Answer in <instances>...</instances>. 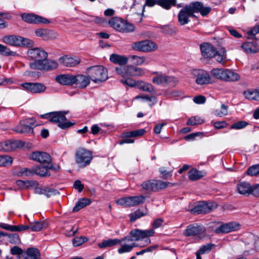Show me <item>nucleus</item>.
Instances as JSON below:
<instances>
[{
  "instance_id": "obj_4",
  "label": "nucleus",
  "mask_w": 259,
  "mask_h": 259,
  "mask_svg": "<svg viewBox=\"0 0 259 259\" xmlns=\"http://www.w3.org/2000/svg\"><path fill=\"white\" fill-rule=\"evenodd\" d=\"M153 77L152 82L157 85L166 86L167 85L175 87L178 83L177 78L173 76L167 75L162 71H153L151 73Z\"/></svg>"
},
{
  "instance_id": "obj_7",
  "label": "nucleus",
  "mask_w": 259,
  "mask_h": 259,
  "mask_svg": "<svg viewBox=\"0 0 259 259\" xmlns=\"http://www.w3.org/2000/svg\"><path fill=\"white\" fill-rule=\"evenodd\" d=\"M109 24L111 27L121 32H130L135 29V27L132 24L117 17L112 18L109 21Z\"/></svg>"
},
{
  "instance_id": "obj_15",
  "label": "nucleus",
  "mask_w": 259,
  "mask_h": 259,
  "mask_svg": "<svg viewBox=\"0 0 259 259\" xmlns=\"http://www.w3.org/2000/svg\"><path fill=\"white\" fill-rule=\"evenodd\" d=\"M202 56L205 59H211L214 57L217 53L216 48L208 42H203L200 45Z\"/></svg>"
},
{
  "instance_id": "obj_48",
  "label": "nucleus",
  "mask_w": 259,
  "mask_h": 259,
  "mask_svg": "<svg viewBox=\"0 0 259 259\" xmlns=\"http://www.w3.org/2000/svg\"><path fill=\"white\" fill-rule=\"evenodd\" d=\"M247 173L250 176H255L259 174V164H255L250 166Z\"/></svg>"
},
{
  "instance_id": "obj_42",
  "label": "nucleus",
  "mask_w": 259,
  "mask_h": 259,
  "mask_svg": "<svg viewBox=\"0 0 259 259\" xmlns=\"http://www.w3.org/2000/svg\"><path fill=\"white\" fill-rule=\"evenodd\" d=\"M51 23L49 19L33 14V23L38 24H47Z\"/></svg>"
},
{
  "instance_id": "obj_63",
  "label": "nucleus",
  "mask_w": 259,
  "mask_h": 259,
  "mask_svg": "<svg viewBox=\"0 0 259 259\" xmlns=\"http://www.w3.org/2000/svg\"><path fill=\"white\" fill-rule=\"evenodd\" d=\"M121 82L123 84L127 85L131 87H135V85H136L137 84V83H136V81L131 78L122 79L121 80Z\"/></svg>"
},
{
  "instance_id": "obj_37",
  "label": "nucleus",
  "mask_w": 259,
  "mask_h": 259,
  "mask_svg": "<svg viewBox=\"0 0 259 259\" xmlns=\"http://www.w3.org/2000/svg\"><path fill=\"white\" fill-rule=\"evenodd\" d=\"M13 161V158L9 155H0L1 166H9L12 164Z\"/></svg>"
},
{
  "instance_id": "obj_14",
  "label": "nucleus",
  "mask_w": 259,
  "mask_h": 259,
  "mask_svg": "<svg viewBox=\"0 0 259 259\" xmlns=\"http://www.w3.org/2000/svg\"><path fill=\"white\" fill-rule=\"evenodd\" d=\"M205 231V228L202 225L194 224L188 226L184 232L185 236H193L202 234Z\"/></svg>"
},
{
  "instance_id": "obj_58",
  "label": "nucleus",
  "mask_w": 259,
  "mask_h": 259,
  "mask_svg": "<svg viewBox=\"0 0 259 259\" xmlns=\"http://www.w3.org/2000/svg\"><path fill=\"white\" fill-rule=\"evenodd\" d=\"M35 33L37 36L41 37L44 40H47V29H37L35 30Z\"/></svg>"
},
{
  "instance_id": "obj_9",
  "label": "nucleus",
  "mask_w": 259,
  "mask_h": 259,
  "mask_svg": "<svg viewBox=\"0 0 259 259\" xmlns=\"http://www.w3.org/2000/svg\"><path fill=\"white\" fill-rule=\"evenodd\" d=\"M145 198L142 195L123 197L118 199L116 203L119 205L132 207L143 203Z\"/></svg>"
},
{
  "instance_id": "obj_35",
  "label": "nucleus",
  "mask_w": 259,
  "mask_h": 259,
  "mask_svg": "<svg viewBox=\"0 0 259 259\" xmlns=\"http://www.w3.org/2000/svg\"><path fill=\"white\" fill-rule=\"evenodd\" d=\"M137 86L139 89L149 93H151L154 91V87L150 83L144 81H140L137 83Z\"/></svg>"
},
{
  "instance_id": "obj_31",
  "label": "nucleus",
  "mask_w": 259,
  "mask_h": 259,
  "mask_svg": "<svg viewBox=\"0 0 259 259\" xmlns=\"http://www.w3.org/2000/svg\"><path fill=\"white\" fill-rule=\"evenodd\" d=\"M224 80L227 81H235L240 79V76L237 73L226 69Z\"/></svg>"
},
{
  "instance_id": "obj_2",
  "label": "nucleus",
  "mask_w": 259,
  "mask_h": 259,
  "mask_svg": "<svg viewBox=\"0 0 259 259\" xmlns=\"http://www.w3.org/2000/svg\"><path fill=\"white\" fill-rule=\"evenodd\" d=\"M48 54L40 48H33V69L40 70H50L56 69L58 63L47 60Z\"/></svg>"
},
{
  "instance_id": "obj_50",
  "label": "nucleus",
  "mask_w": 259,
  "mask_h": 259,
  "mask_svg": "<svg viewBox=\"0 0 259 259\" xmlns=\"http://www.w3.org/2000/svg\"><path fill=\"white\" fill-rule=\"evenodd\" d=\"M17 185L22 189H29L32 187V183L30 181L18 180Z\"/></svg>"
},
{
  "instance_id": "obj_41",
  "label": "nucleus",
  "mask_w": 259,
  "mask_h": 259,
  "mask_svg": "<svg viewBox=\"0 0 259 259\" xmlns=\"http://www.w3.org/2000/svg\"><path fill=\"white\" fill-rule=\"evenodd\" d=\"M48 226L45 220L35 221L33 222V231H40Z\"/></svg>"
},
{
  "instance_id": "obj_10",
  "label": "nucleus",
  "mask_w": 259,
  "mask_h": 259,
  "mask_svg": "<svg viewBox=\"0 0 259 259\" xmlns=\"http://www.w3.org/2000/svg\"><path fill=\"white\" fill-rule=\"evenodd\" d=\"M60 169V166L56 163H51L49 166L35 165L33 166V173L40 177H47L51 175L49 169L58 171Z\"/></svg>"
},
{
  "instance_id": "obj_54",
  "label": "nucleus",
  "mask_w": 259,
  "mask_h": 259,
  "mask_svg": "<svg viewBox=\"0 0 259 259\" xmlns=\"http://www.w3.org/2000/svg\"><path fill=\"white\" fill-rule=\"evenodd\" d=\"M46 89L45 85L39 83H33V94H39L44 92Z\"/></svg>"
},
{
  "instance_id": "obj_21",
  "label": "nucleus",
  "mask_w": 259,
  "mask_h": 259,
  "mask_svg": "<svg viewBox=\"0 0 259 259\" xmlns=\"http://www.w3.org/2000/svg\"><path fill=\"white\" fill-rule=\"evenodd\" d=\"M0 228L12 232H22L26 231L30 228L32 230V227L30 225L23 224L14 226L5 223H0Z\"/></svg>"
},
{
  "instance_id": "obj_11",
  "label": "nucleus",
  "mask_w": 259,
  "mask_h": 259,
  "mask_svg": "<svg viewBox=\"0 0 259 259\" xmlns=\"http://www.w3.org/2000/svg\"><path fill=\"white\" fill-rule=\"evenodd\" d=\"M192 74L196 78V82L198 84H205L212 82L209 74L206 71L201 69H194Z\"/></svg>"
},
{
  "instance_id": "obj_8",
  "label": "nucleus",
  "mask_w": 259,
  "mask_h": 259,
  "mask_svg": "<svg viewBox=\"0 0 259 259\" xmlns=\"http://www.w3.org/2000/svg\"><path fill=\"white\" fill-rule=\"evenodd\" d=\"M131 48L134 51L148 53L155 51L157 49V46L154 42L145 39L133 42Z\"/></svg>"
},
{
  "instance_id": "obj_56",
  "label": "nucleus",
  "mask_w": 259,
  "mask_h": 259,
  "mask_svg": "<svg viewBox=\"0 0 259 259\" xmlns=\"http://www.w3.org/2000/svg\"><path fill=\"white\" fill-rule=\"evenodd\" d=\"M88 240V239L85 237H77L73 239V245L74 246H78Z\"/></svg>"
},
{
  "instance_id": "obj_16",
  "label": "nucleus",
  "mask_w": 259,
  "mask_h": 259,
  "mask_svg": "<svg viewBox=\"0 0 259 259\" xmlns=\"http://www.w3.org/2000/svg\"><path fill=\"white\" fill-rule=\"evenodd\" d=\"M32 119L31 118L21 120L19 124L15 126L12 130L17 133L23 134L30 132L32 128Z\"/></svg>"
},
{
  "instance_id": "obj_32",
  "label": "nucleus",
  "mask_w": 259,
  "mask_h": 259,
  "mask_svg": "<svg viewBox=\"0 0 259 259\" xmlns=\"http://www.w3.org/2000/svg\"><path fill=\"white\" fill-rule=\"evenodd\" d=\"M119 244V239H109L104 240L98 244V246L101 248L112 247Z\"/></svg>"
},
{
  "instance_id": "obj_34",
  "label": "nucleus",
  "mask_w": 259,
  "mask_h": 259,
  "mask_svg": "<svg viewBox=\"0 0 259 259\" xmlns=\"http://www.w3.org/2000/svg\"><path fill=\"white\" fill-rule=\"evenodd\" d=\"M244 95L245 98L248 100L259 101V89L254 91L248 90L245 91Z\"/></svg>"
},
{
  "instance_id": "obj_24",
  "label": "nucleus",
  "mask_w": 259,
  "mask_h": 259,
  "mask_svg": "<svg viewBox=\"0 0 259 259\" xmlns=\"http://www.w3.org/2000/svg\"><path fill=\"white\" fill-rule=\"evenodd\" d=\"M252 186L246 182H239L237 185L238 192L241 195H249L251 194Z\"/></svg>"
},
{
  "instance_id": "obj_61",
  "label": "nucleus",
  "mask_w": 259,
  "mask_h": 259,
  "mask_svg": "<svg viewBox=\"0 0 259 259\" xmlns=\"http://www.w3.org/2000/svg\"><path fill=\"white\" fill-rule=\"evenodd\" d=\"M214 245V244L211 243L207 244L201 246L198 251L202 254L208 253L211 250L212 246Z\"/></svg>"
},
{
  "instance_id": "obj_49",
  "label": "nucleus",
  "mask_w": 259,
  "mask_h": 259,
  "mask_svg": "<svg viewBox=\"0 0 259 259\" xmlns=\"http://www.w3.org/2000/svg\"><path fill=\"white\" fill-rule=\"evenodd\" d=\"M19 259H32V247H29L23 251Z\"/></svg>"
},
{
  "instance_id": "obj_22",
  "label": "nucleus",
  "mask_w": 259,
  "mask_h": 259,
  "mask_svg": "<svg viewBox=\"0 0 259 259\" xmlns=\"http://www.w3.org/2000/svg\"><path fill=\"white\" fill-rule=\"evenodd\" d=\"M59 63L66 67H73L80 63V60L76 57L64 56L59 59Z\"/></svg>"
},
{
  "instance_id": "obj_13",
  "label": "nucleus",
  "mask_w": 259,
  "mask_h": 259,
  "mask_svg": "<svg viewBox=\"0 0 259 259\" xmlns=\"http://www.w3.org/2000/svg\"><path fill=\"white\" fill-rule=\"evenodd\" d=\"M189 6L193 14L199 13L202 17L206 16L211 11V7L204 5L200 2L191 3Z\"/></svg>"
},
{
  "instance_id": "obj_23",
  "label": "nucleus",
  "mask_w": 259,
  "mask_h": 259,
  "mask_svg": "<svg viewBox=\"0 0 259 259\" xmlns=\"http://www.w3.org/2000/svg\"><path fill=\"white\" fill-rule=\"evenodd\" d=\"M213 205L211 204H208L205 202H201L195 206L192 210L193 213H206L210 212L213 208Z\"/></svg>"
},
{
  "instance_id": "obj_26",
  "label": "nucleus",
  "mask_w": 259,
  "mask_h": 259,
  "mask_svg": "<svg viewBox=\"0 0 259 259\" xmlns=\"http://www.w3.org/2000/svg\"><path fill=\"white\" fill-rule=\"evenodd\" d=\"M241 48L247 53H256L259 51V46L256 42H246Z\"/></svg>"
},
{
  "instance_id": "obj_27",
  "label": "nucleus",
  "mask_w": 259,
  "mask_h": 259,
  "mask_svg": "<svg viewBox=\"0 0 259 259\" xmlns=\"http://www.w3.org/2000/svg\"><path fill=\"white\" fill-rule=\"evenodd\" d=\"M128 58L124 56L115 54H112L110 57V60L115 64H119L121 66L124 65L127 63Z\"/></svg>"
},
{
  "instance_id": "obj_43",
  "label": "nucleus",
  "mask_w": 259,
  "mask_h": 259,
  "mask_svg": "<svg viewBox=\"0 0 259 259\" xmlns=\"http://www.w3.org/2000/svg\"><path fill=\"white\" fill-rule=\"evenodd\" d=\"M115 70L117 73L123 77L130 76L128 72V66H120L119 67H116Z\"/></svg>"
},
{
  "instance_id": "obj_38",
  "label": "nucleus",
  "mask_w": 259,
  "mask_h": 259,
  "mask_svg": "<svg viewBox=\"0 0 259 259\" xmlns=\"http://www.w3.org/2000/svg\"><path fill=\"white\" fill-rule=\"evenodd\" d=\"M129 58L131 59L132 63L136 65H142L146 61V58L144 56L132 55L129 57Z\"/></svg>"
},
{
  "instance_id": "obj_30",
  "label": "nucleus",
  "mask_w": 259,
  "mask_h": 259,
  "mask_svg": "<svg viewBox=\"0 0 259 259\" xmlns=\"http://www.w3.org/2000/svg\"><path fill=\"white\" fill-rule=\"evenodd\" d=\"M155 191H157L159 190L165 189L168 187H172L176 186L177 183H171L168 182H164L161 180H155Z\"/></svg>"
},
{
  "instance_id": "obj_47",
  "label": "nucleus",
  "mask_w": 259,
  "mask_h": 259,
  "mask_svg": "<svg viewBox=\"0 0 259 259\" xmlns=\"http://www.w3.org/2000/svg\"><path fill=\"white\" fill-rule=\"evenodd\" d=\"M0 54L6 56H15L16 52L11 51L6 46L0 44Z\"/></svg>"
},
{
  "instance_id": "obj_28",
  "label": "nucleus",
  "mask_w": 259,
  "mask_h": 259,
  "mask_svg": "<svg viewBox=\"0 0 259 259\" xmlns=\"http://www.w3.org/2000/svg\"><path fill=\"white\" fill-rule=\"evenodd\" d=\"M204 175V172L202 171H199L196 168H192L188 172L189 179L193 181L201 179Z\"/></svg>"
},
{
  "instance_id": "obj_51",
  "label": "nucleus",
  "mask_w": 259,
  "mask_h": 259,
  "mask_svg": "<svg viewBox=\"0 0 259 259\" xmlns=\"http://www.w3.org/2000/svg\"><path fill=\"white\" fill-rule=\"evenodd\" d=\"M214 232L217 234L229 233L230 231L228 223L220 226L214 230Z\"/></svg>"
},
{
  "instance_id": "obj_5",
  "label": "nucleus",
  "mask_w": 259,
  "mask_h": 259,
  "mask_svg": "<svg viewBox=\"0 0 259 259\" xmlns=\"http://www.w3.org/2000/svg\"><path fill=\"white\" fill-rule=\"evenodd\" d=\"M88 75L93 82H103L108 79L107 70L101 65L94 66L87 69Z\"/></svg>"
},
{
  "instance_id": "obj_36",
  "label": "nucleus",
  "mask_w": 259,
  "mask_h": 259,
  "mask_svg": "<svg viewBox=\"0 0 259 259\" xmlns=\"http://www.w3.org/2000/svg\"><path fill=\"white\" fill-rule=\"evenodd\" d=\"M226 70L220 68H214L211 70V74L214 78L224 80Z\"/></svg>"
},
{
  "instance_id": "obj_59",
  "label": "nucleus",
  "mask_w": 259,
  "mask_h": 259,
  "mask_svg": "<svg viewBox=\"0 0 259 259\" xmlns=\"http://www.w3.org/2000/svg\"><path fill=\"white\" fill-rule=\"evenodd\" d=\"M226 53L225 51H217L216 55L214 57L216 58V60L219 63L223 64L224 63V59L226 58Z\"/></svg>"
},
{
  "instance_id": "obj_20",
  "label": "nucleus",
  "mask_w": 259,
  "mask_h": 259,
  "mask_svg": "<svg viewBox=\"0 0 259 259\" xmlns=\"http://www.w3.org/2000/svg\"><path fill=\"white\" fill-rule=\"evenodd\" d=\"M73 84L79 88H85L90 83V78L84 75L77 74L73 75Z\"/></svg>"
},
{
  "instance_id": "obj_1",
  "label": "nucleus",
  "mask_w": 259,
  "mask_h": 259,
  "mask_svg": "<svg viewBox=\"0 0 259 259\" xmlns=\"http://www.w3.org/2000/svg\"><path fill=\"white\" fill-rule=\"evenodd\" d=\"M155 233L153 229L141 230L134 229L131 230L129 235L119 239L120 247L117 249L119 254L131 252L134 248H143L151 243L149 237Z\"/></svg>"
},
{
  "instance_id": "obj_18",
  "label": "nucleus",
  "mask_w": 259,
  "mask_h": 259,
  "mask_svg": "<svg viewBox=\"0 0 259 259\" xmlns=\"http://www.w3.org/2000/svg\"><path fill=\"white\" fill-rule=\"evenodd\" d=\"M33 192L38 194H44L47 197L56 194L58 192L54 189L47 187H43L40 185L37 182L33 181Z\"/></svg>"
},
{
  "instance_id": "obj_55",
  "label": "nucleus",
  "mask_w": 259,
  "mask_h": 259,
  "mask_svg": "<svg viewBox=\"0 0 259 259\" xmlns=\"http://www.w3.org/2000/svg\"><path fill=\"white\" fill-rule=\"evenodd\" d=\"M248 124V122L245 121H237L231 126V128L240 130L246 127Z\"/></svg>"
},
{
  "instance_id": "obj_39",
  "label": "nucleus",
  "mask_w": 259,
  "mask_h": 259,
  "mask_svg": "<svg viewBox=\"0 0 259 259\" xmlns=\"http://www.w3.org/2000/svg\"><path fill=\"white\" fill-rule=\"evenodd\" d=\"M154 182H155V180L147 181L144 182L142 184L141 186H142L143 189H144L147 191H148V192L155 191V186Z\"/></svg>"
},
{
  "instance_id": "obj_53",
  "label": "nucleus",
  "mask_w": 259,
  "mask_h": 259,
  "mask_svg": "<svg viewBox=\"0 0 259 259\" xmlns=\"http://www.w3.org/2000/svg\"><path fill=\"white\" fill-rule=\"evenodd\" d=\"M214 114L215 115L220 117L226 115L228 114V106L222 104L221 109H216L214 111Z\"/></svg>"
},
{
  "instance_id": "obj_40",
  "label": "nucleus",
  "mask_w": 259,
  "mask_h": 259,
  "mask_svg": "<svg viewBox=\"0 0 259 259\" xmlns=\"http://www.w3.org/2000/svg\"><path fill=\"white\" fill-rule=\"evenodd\" d=\"M177 0H158V5L166 10H169L171 6H175Z\"/></svg>"
},
{
  "instance_id": "obj_25",
  "label": "nucleus",
  "mask_w": 259,
  "mask_h": 259,
  "mask_svg": "<svg viewBox=\"0 0 259 259\" xmlns=\"http://www.w3.org/2000/svg\"><path fill=\"white\" fill-rule=\"evenodd\" d=\"M73 75L70 74H63L58 75L56 77L57 82L63 85H73Z\"/></svg>"
},
{
  "instance_id": "obj_17",
  "label": "nucleus",
  "mask_w": 259,
  "mask_h": 259,
  "mask_svg": "<svg viewBox=\"0 0 259 259\" xmlns=\"http://www.w3.org/2000/svg\"><path fill=\"white\" fill-rule=\"evenodd\" d=\"M2 40L4 42L12 46H20L22 45L25 46L24 41L28 40L27 38L15 35L5 36L3 37Z\"/></svg>"
},
{
  "instance_id": "obj_12",
  "label": "nucleus",
  "mask_w": 259,
  "mask_h": 259,
  "mask_svg": "<svg viewBox=\"0 0 259 259\" xmlns=\"http://www.w3.org/2000/svg\"><path fill=\"white\" fill-rule=\"evenodd\" d=\"M194 16L189 4L186 5L178 14V22L181 25H186L190 21V18Z\"/></svg>"
},
{
  "instance_id": "obj_64",
  "label": "nucleus",
  "mask_w": 259,
  "mask_h": 259,
  "mask_svg": "<svg viewBox=\"0 0 259 259\" xmlns=\"http://www.w3.org/2000/svg\"><path fill=\"white\" fill-rule=\"evenodd\" d=\"M10 251L12 254L17 255V258L19 259V257L21 255L23 250L20 247L15 246L11 248Z\"/></svg>"
},
{
  "instance_id": "obj_45",
  "label": "nucleus",
  "mask_w": 259,
  "mask_h": 259,
  "mask_svg": "<svg viewBox=\"0 0 259 259\" xmlns=\"http://www.w3.org/2000/svg\"><path fill=\"white\" fill-rule=\"evenodd\" d=\"M204 122L203 119L200 117L195 116L190 118L187 121V124L189 125H194L201 124Z\"/></svg>"
},
{
  "instance_id": "obj_60",
  "label": "nucleus",
  "mask_w": 259,
  "mask_h": 259,
  "mask_svg": "<svg viewBox=\"0 0 259 259\" xmlns=\"http://www.w3.org/2000/svg\"><path fill=\"white\" fill-rule=\"evenodd\" d=\"M230 232L236 231L240 229V224L236 222H231L228 223Z\"/></svg>"
},
{
  "instance_id": "obj_62",
  "label": "nucleus",
  "mask_w": 259,
  "mask_h": 259,
  "mask_svg": "<svg viewBox=\"0 0 259 259\" xmlns=\"http://www.w3.org/2000/svg\"><path fill=\"white\" fill-rule=\"evenodd\" d=\"M58 36V34L56 31L47 29V40L56 39Z\"/></svg>"
},
{
  "instance_id": "obj_29",
  "label": "nucleus",
  "mask_w": 259,
  "mask_h": 259,
  "mask_svg": "<svg viewBox=\"0 0 259 259\" xmlns=\"http://www.w3.org/2000/svg\"><path fill=\"white\" fill-rule=\"evenodd\" d=\"M91 203V199L89 198H81L79 199L76 203L75 205L73 208V212H76L80 209L83 208L86 206L90 205Z\"/></svg>"
},
{
  "instance_id": "obj_6",
  "label": "nucleus",
  "mask_w": 259,
  "mask_h": 259,
  "mask_svg": "<svg viewBox=\"0 0 259 259\" xmlns=\"http://www.w3.org/2000/svg\"><path fill=\"white\" fill-rule=\"evenodd\" d=\"M92 159V153L85 148H79L75 151V161L80 168H83L89 165Z\"/></svg>"
},
{
  "instance_id": "obj_33",
  "label": "nucleus",
  "mask_w": 259,
  "mask_h": 259,
  "mask_svg": "<svg viewBox=\"0 0 259 259\" xmlns=\"http://www.w3.org/2000/svg\"><path fill=\"white\" fill-rule=\"evenodd\" d=\"M128 72L130 76H142L145 74V71L143 68L132 66H128Z\"/></svg>"
},
{
  "instance_id": "obj_44",
  "label": "nucleus",
  "mask_w": 259,
  "mask_h": 259,
  "mask_svg": "<svg viewBox=\"0 0 259 259\" xmlns=\"http://www.w3.org/2000/svg\"><path fill=\"white\" fill-rule=\"evenodd\" d=\"M10 141L12 151L21 148L25 145L24 142L20 140H10Z\"/></svg>"
},
{
  "instance_id": "obj_46",
  "label": "nucleus",
  "mask_w": 259,
  "mask_h": 259,
  "mask_svg": "<svg viewBox=\"0 0 259 259\" xmlns=\"http://www.w3.org/2000/svg\"><path fill=\"white\" fill-rule=\"evenodd\" d=\"M161 177L163 179H167L172 176V170H167L165 167H161L159 169Z\"/></svg>"
},
{
  "instance_id": "obj_19",
  "label": "nucleus",
  "mask_w": 259,
  "mask_h": 259,
  "mask_svg": "<svg viewBox=\"0 0 259 259\" xmlns=\"http://www.w3.org/2000/svg\"><path fill=\"white\" fill-rule=\"evenodd\" d=\"M33 160L40 163L39 165H45L50 164L52 161V157L48 153L42 151L33 152Z\"/></svg>"
},
{
  "instance_id": "obj_57",
  "label": "nucleus",
  "mask_w": 259,
  "mask_h": 259,
  "mask_svg": "<svg viewBox=\"0 0 259 259\" xmlns=\"http://www.w3.org/2000/svg\"><path fill=\"white\" fill-rule=\"evenodd\" d=\"M32 174V171L27 168L21 167L17 172V175L23 177H26Z\"/></svg>"
},
{
  "instance_id": "obj_3",
  "label": "nucleus",
  "mask_w": 259,
  "mask_h": 259,
  "mask_svg": "<svg viewBox=\"0 0 259 259\" xmlns=\"http://www.w3.org/2000/svg\"><path fill=\"white\" fill-rule=\"evenodd\" d=\"M67 113V112H52L41 115V117L49 119L51 122L58 124L59 127L65 129L70 127L74 124L67 120L65 116Z\"/></svg>"
},
{
  "instance_id": "obj_52",
  "label": "nucleus",
  "mask_w": 259,
  "mask_h": 259,
  "mask_svg": "<svg viewBox=\"0 0 259 259\" xmlns=\"http://www.w3.org/2000/svg\"><path fill=\"white\" fill-rule=\"evenodd\" d=\"M8 240L10 243L14 244H18L20 242L19 236L15 233L9 234Z\"/></svg>"
}]
</instances>
